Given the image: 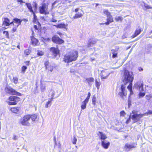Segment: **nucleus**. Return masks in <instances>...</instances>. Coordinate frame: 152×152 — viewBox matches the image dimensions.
I'll list each match as a JSON object with an SVG mask.
<instances>
[{"label":"nucleus","mask_w":152,"mask_h":152,"mask_svg":"<svg viewBox=\"0 0 152 152\" xmlns=\"http://www.w3.org/2000/svg\"><path fill=\"white\" fill-rule=\"evenodd\" d=\"M91 93L90 92H88V95L87 96H89V97H90V96H91Z\"/></svg>","instance_id":"obj_57"},{"label":"nucleus","mask_w":152,"mask_h":152,"mask_svg":"<svg viewBox=\"0 0 152 152\" xmlns=\"http://www.w3.org/2000/svg\"><path fill=\"white\" fill-rule=\"evenodd\" d=\"M24 63L27 66H28L30 64V61H24Z\"/></svg>","instance_id":"obj_48"},{"label":"nucleus","mask_w":152,"mask_h":152,"mask_svg":"<svg viewBox=\"0 0 152 152\" xmlns=\"http://www.w3.org/2000/svg\"><path fill=\"white\" fill-rule=\"evenodd\" d=\"M54 94H52V97L50 99V100L48 101V102H46L45 104V107L46 108H48L49 107H50L51 105V102L54 99V98L53 97V96L54 95Z\"/></svg>","instance_id":"obj_28"},{"label":"nucleus","mask_w":152,"mask_h":152,"mask_svg":"<svg viewBox=\"0 0 152 152\" xmlns=\"http://www.w3.org/2000/svg\"><path fill=\"white\" fill-rule=\"evenodd\" d=\"M17 48H18L19 49H20V46L18 45L17 46Z\"/></svg>","instance_id":"obj_58"},{"label":"nucleus","mask_w":152,"mask_h":152,"mask_svg":"<svg viewBox=\"0 0 152 152\" xmlns=\"http://www.w3.org/2000/svg\"><path fill=\"white\" fill-rule=\"evenodd\" d=\"M128 104H129V102L128 103Z\"/></svg>","instance_id":"obj_62"},{"label":"nucleus","mask_w":152,"mask_h":152,"mask_svg":"<svg viewBox=\"0 0 152 152\" xmlns=\"http://www.w3.org/2000/svg\"><path fill=\"white\" fill-rule=\"evenodd\" d=\"M52 41L54 43L58 45H61L64 43V41L63 39L60 38L56 35H54L52 38Z\"/></svg>","instance_id":"obj_12"},{"label":"nucleus","mask_w":152,"mask_h":152,"mask_svg":"<svg viewBox=\"0 0 152 152\" xmlns=\"http://www.w3.org/2000/svg\"><path fill=\"white\" fill-rule=\"evenodd\" d=\"M103 13L107 16V17H108L109 16L112 15L110 12H109L108 10H104Z\"/></svg>","instance_id":"obj_32"},{"label":"nucleus","mask_w":152,"mask_h":152,"mask_svg":"<svg viewBox=\"0 0 152 152\" xmlns=\"http://www.w3.org/2000/svg\"><path fill=\"white\" fill-rule=\"evenodd\" d=\"M34 30L36 32L40 33L41 32L42 27L41 24L38 22L37 25H34L33 26Z\"/></svg>","instance_id":"obj_18"},{"label":"nucleus","mask_w":152,"mask_h":152,"mask_svg":"<svg viewBox=\"0 0 152 152\" xmlns=\"http://www.w3.org/2000/svg\"><path fill=\"white\" fill-rule=\"evenodd\" d=\"M77 141V139L76 137L75 136L74 137L73 140L72 141V143L74 144H75L76 143Z\"/></svg>","instance_id":"obj_45"},{"label":"nucleus","mask_w":152,"mask_h":152,"mask_svg":"<svg viewBox=\"0 0 152 152\" xmlns=\"http://www.w3.org/2000/svg\"><path fill=\"white\" fill-rule=\"evenodd\" d=\"M20 107H12L10 109V110L13 113H17L20 110Z\"/></svg>","instance_id":"obj_26"},{"label":"nucleus","mask_w":152,"mask_h":152,"mask_svg":"<svg viewBox=\"0 0 152 152\" xmlns=\"http://www.w3.org/2000/svg\"><path fill=\"white\" fill-rule=\"evenodd\" d=\"M151 38H152V37H151Z\"/></svg>","instance_id":"obj_64"},{"label":"nucleus","mask_w":152,"mask_h":152,"mask_svg":"<svg viewBox=\"0 0 152 152\" xmlns=\"http://www.w3.org/2000/svg\"><path fill=\"white\" fill-rule=\"evenodd\" d=\"M92 101L93 105L94 106L96 105V97L95 95H93L92 96Z\"/></svg>","instance_id":"obj_33"},{"label":"nucleus","mask_w":152,"mask_h":152,"mask_svg":"<svg viewBox=\"0 0 152 152\" xmlns=\"http://www.w3.org/2000/svg\"><path fill=\"white\" fill-rule=\"evenodd\" d=\"M80 9L78 8H76L75 9L74 12H77Z\"/></svg>","instance_id":"obj_54"},{"label":"nucleus","mask_w":152,"mask_h":152,"mask_svg":"<svg viewBox=\"0 0 152 152\" xmlns=\"http://www.w3.org/2000/svg\"><path fill=\"white\" fill-rule=\"evenodd\" d=\"M107 21L104 23L100 24V25L105 24L106 25H108L110 24V23H112L114 21L112 15L109 16L107 19Z\"/></svg>","instance_id":"obj_23"},{"label":"nucleus","mask_w":152,"mask_h":152,"mask_svg":"<svg viewBox=\"0 0 152 152\" xmlns=\"http://www.w3.org/2000/svg\"><path fill=\"white\" fill-rule=\"evenodd\" d=\"M96 43V41L93 40L92 39L90 38L88 41L86 47L87 48H90L91 47L94 45Z\"/></svg>","instance_id":"obj_21"},{"label":"nucleus","mask_w":152,"mask_h":152,"mask_svg":"<svg viewBox=\"0 0 152 152\" xmlns=\"http://www.w3.org/2000/svg\"><path fill=\"white\" fill-rule=\"evenodd\" d=\"M120 115L121 116H124L126 114V113L124 110L121 111L120 113Z\"/></svg>","instance_id":"obj_46"},{"label":"nucleus","mask_w":152,"mask_h":152,"mask_svg":"<svg viewBox=\"0 0 152 152\" xmlns=\"http://www.w3.org/2000/svg\"><path fill=\"white\" fill-rule=\"evenodd\" d=\"M3 29H4H4H6V28H5V27H3Z\"/></svg>","instance_id":"obj_59"},{"label":"nucleus","mask_w":152,"mask_h":152,"mask_svg":"<svg viewBox=\"0 0 152 152\" xmlns=\"http://www.w3.org/2000/svg\"><path fill=\"white\" fill-rule=\"evenodd\" d=\"M90 97L87 96L86 98L82 102V104L81 107L82 110H84L86 108L87 104L89 101Z\"/></svg>","instance_id":"obj_20"},{"label":"nucleus","mask_w":152,"mask_h":152,"mask_svg":"<svg viewBox=\"0 0 152 152\" xmlns=\"http://www.w3.org/2000/svg\"><path fill=\"white\" fill-rule=\"evenodd\" d=\"M34 11L33 10V8L31 3H26V5L28 9L29 12L33 14V22L34 23H35L37 21V16H36L35 11H36L37 9V4L35 2H34Z\"/></svg>","instance_id":"obj_3"},{"label":"nucleus","mask_w":152,"mask_h":152,"mask_svg":"<svg viewBox=\"0 0 152 152\" xmlns=\"http://www.w3.org/2000/svg\"><path fill=\"white\" fill-rule=\"evenodd\" d=\"M138 70L139 71H142L143 70V69L141 67L138 68Z\"/></svg>","instance_id":"obj_55"},{"label":"nucleus","mask_w":152,"mask_h":152,"mask_svg":"<svg viewBox=\"0 0 152 152\" xmlns=\"http://www.w3.org/2000/svg\"><path fill=\"white\" fill-rule=\"evenodd\" d=\"M23 20L22 19L21 20L16 18L13 19L12 21V24L15 26L12 28V32L14 33L17 31L18 27L21 25Z\"/></svg>","instance_id":"obj_6"},{"label":"nucleus","mask_w":152,"mask_h":152,"mask_svg":"<svg viewBox=\"0 0 152 152\" xmlns=\"http://www.w3.org/2000/svg\"><path fill=\"white\" fill-rule=\"evenodd\" d=\"M6 92L8 94L18 96H21V94L13 89L10 87H6L5 88Z\"/></svg>","instance_id":"obj_10"},{"label":"nucleus","mask_w":152,"mask_h":152,"mask_svg":"<svg viewBox=\"0 0 152 152\" xmlns=\"http://www.w3.org/2000/svg\"><path fill=\"white\" fill-rule=\"evenodd\" d=\"M99 81L98 82L96 80H95V85L97 89H99L100 86Z\"/></svg>","instance_id":"obj_43"},{"label":"nucleus","mask_w":152,"mask_h":152,"mask_svg":"<svg viewBox=\"0 0 152 152\" xmlns=\"http://www.w3.org/2000/svg\"><path fill=\"white\" fill-rule=\"evenodd\" d=\"M30 118L29 114L25 115L20 118V123L23 126H29L30 125V124L29 122Z\"/></svg>","instance_id":"obj_7"},{"label":"nucleus","mask_w":152,"mask_h":152,"mask_svg":"<svg viewBox=\"0 0 152 152\" xmlns=\"http://www.w3.org/2000/svg\"><path fill=\"white\" fill-rule=\"evenodd\" d=\"M27 68L26 66L25 65L23 66L21 68V72L23 73H24L26 71Z\"/></svg>","instance_id":"obj_39"},{"label":"nucleus","mask_w":152,"mask_h":152,"mask_svg":"<svg viewBox=\"0 0 152 152\" xmlns=\"http://www.w3.org/2000/svg\"><path fill=\"white\" fill-rule=\"evenodd\" d=\"M57 34H58L59 36H61L63 35L62 34L60 31H57Z\"/></svg>","instance_id":"obj_53"},{"label":"nucleus","mask_w":152,"mask_h":152,"mask_svg":"<svg viewBox=\"0 0 152 152\" xmlns=\"http://www.w3.org/2000/svg\"><path fill=\"white\" fill-rule=\"evenodd\" d=\"M110 74V72L107 69H104L102 70L101 73V77L102 79L107 78Z\"/></svg>","instance_id":"obj_16"},{"label":"nucleus","mask_w":152,"mask_h":152,"mask_svg":"<svg viewBox=\"0 0 152 152\" xmlns=\"http://www.w3.org/2000/svg\"><path fill=\"white\" fill-rule=\"evenodd\" d=\"M137 112L134 110H133L132 111V113L133 114L131 116V118L133 121V123H136L140 121L141 118L143 116L142 114H137L135 113Z\"/></svg>","instance_id":"obj_9"},{"label":"nucleus","mask_w":152,"mask_h":152,"mask_svg":"<svg viewBox=\"0 0 152 152\" xmlns=\"http://www.w3.org/2000/svg\"><path fill=\"white\" fill-rule=\"evenodd\" d=\"M86 80L88 84H89V85H90L91 83L94 82V79L93 77L87 78L86 79Z\"/></svg>","instance_id":"obj_29"},{"label":"nucleus","mask_w":152,"mask_h":152,"mask_svg":"<svg viewBox=\"0 0 152 152\" xmlns=\"http://www.w3.org/2000/svg\"><path fill=\"white\" fill-rule=\"evenodd\" d=\"M40 89L42 92H43L46 89V86L43 84L41 83L40 85Z\"/></svg>","instance_id":"obj_35"},{"label":"nucleus","mask_w":152,"mask_h":152,"mask_svg":"<svg viewBox=\"0 0 152 152\" xmlns=\"http://www.w3.org/2000/svg\"><path fill=\"white\" fill-rule=\"evenodd\" d=\"M152 98V95L151 94L146 95L145 96L146 99L148 101H150Z\"/></svg>","instance_id":"obj_38"},{"label":"nucleus","mask_w":152,"mask_h":152,"mask_svg":"<svg viewBox=\"0 0 152 152\" xmlns=\"http://www.w3.org/2000/svg\"><path fill=\"white\" fill-rule=\"evenodd\" d=\"M53 26L57 28H66L67 26V25L64 23H59L57 25H53Z\"/></svg>","instance_id":"obj_25"},{"label":"nucleus","mask_w":152,"mask_h":152,"mask_svg":"<svg viewBox=\"0 0 152 152\" xmlns=\"http://www.w3.org/2000/svg\"><path fill=\"white\" fill-rule=\"evenodd\" d=\"M112 53H113L112 58H115L117 56L118 53H117V50H115L114 49L111 50Z\"/></svg>","instance_id":"obj_31"},{"label":"nucleus","mask_w":152,"mask_h":152,"mask_svg":"<svg viewBox=\"0 0 152 152\" xmlns=\"http://www.w3.org/2000/svg\"><path fill=\"white\" fill-rule=\"evenodd\" d=\"M98 132L100 134L99 139L102 141L101 145L105 149L108 148L110 143L109 141L104 140L107 137L106 135L104 134H103L102 132L99 131Z\"/></svg>","instance_id":"obj_4"},{"label":"nucleus","mask_w":152,"mask_h":152,"mask_svg":"<svg viewBox=\"0 0 152 152\" xmlns=\"http://www.w3.org/2000/svg\"><path fill=\"white\" fill-rule=\"evenodd\" d=\"M48 6L45 3L43 4L41 6L39 7V11L40 14L46 15L49 14V12L48 10Z\"/></svg>","instance_id":"obj_11"},{"label":"nucleus","mask_w":152,"mask_h":152,"mask_svg":"<svg viewBox=\"0 0 152 152\" xmlns=\"http://www.w3.org/2000/svg\"><path fill=\"white\" fill-rule=\"evenodd\" d=\"M132 85H131V84L130 85H129L127 87V88L130 92L129 96H131L134 94L133 91L132 90Z\"/></svg>","instance_id":"obj_30"},{"label":"nucleus","mask_w":152,"mask_h":152,"mask_svg":"<svg viewBox=\"0 0 152 152\" xmlns=\"http://www.w3.org/2000/svg\"><path fill=\"white\" fill-rule=\"evenodd\" d=\"M137 144L136 142L132 143L131 144L126 143L124 146V148L126 150H130L136 147Z\"/></svg>","instance_id":"obj_17"},{"label":"nucleus","mask_w":152,"mask_h":152,"mask_svg":"<svg viewBox=\"0 0 152 152\" xmlns=\"http://www.w3.org/2000/svg\"><path fill=\"white\" fill-rule=\"evenodd\" d=\"M32 36L30 37L31 40L30 43L31 45L33 46H38L40 43L38 39L34 37V30L31 29Z\"/></svg>","instance_id":"obj_8"},{"label":"nucleus","mask_w":152,"mask_h":152,"mask_svg":"<svg viewBox=\"0 0 152 152\" xmlns=\"http://www.w3.org/2000/svg\"><path fill=\"white\" fill-rule=\"evenodd\" d=\"M18 139V137L16 135H14L13 137V139L14 140H16Z\"/></svg>","instance_id":"obj_49"},{"label":"nucleus","mask_w":152,"mask_h":152,"mask_svg":"<svg viewBox=\"0 0 152 152\" xmlns=\"http://www.w3.org/2000/svg\"><path fill=\"white\" fill-rule=\"evenodd\" d=\"M3 34L5 35L6 37L7 38V39H9L10 36H9V34L8 32V31H4L3 32Z\"/></svg>","instance_id":"obj_37"},{"label":"nucleus","mask_w":152,"mask_h":152,"mask_svg":"<svg viewBox=\"0 0 152 152\" xmlns=\"http://www.w3.org/2000/svg\"><path fill=\"white\" fill-rule=\"evenodd\" d=\"M143 86V83L142 81H138L134 85L135 88L140 91H144Z\"/></svg>","instance_id":"obj_14"},{"label":"nucleus","mask_w":152,"mask_h":152,"mask_svg":"<svg viewBox=\"0 0 152 152\" xmlns=\"http://www.w3.org/2000/svg\"><path fill=\"white\" fill-rule=\"evenodd\" d=\"M31 52V50L29 49H26L24 51V54L25 56H26L29 55Z\"/></svg>","instance_id":"obj_34"},{"label":"nucleus","mask_w":152,"mask_h":152,"mask_svg":"<svg viewBox=\"0 0 152 152\" xmlns=\"http://www.w3.org/2000/svg\"><path fill=\"white\" fill-rule=\"evenodd\" d=\"M115 20L116 21H122L123 20V18L121 16H118L115 18Z\"/></svg>","instance_id":"obj_44"},{"label":"nucleus","mask_w":152,"mask_h":152,"mask_svg":"<svg viewBox=\"0 0 152 152\" xmlns=\"http://www.w3.org/2000/svg\"><path fill=\"white\" fill-rule=\"evenodd\" d=\"M47 40H50V39H49V38H48L47 39Z\"/></svg>","instance_id":"obj_60"},{"label":"nucleus","mask_w":152,"mask_h":152,"mask_svg":"<svg viewBox=\"0 0 152 152\" xmlns=\"http://www.w3.org/2000/svg\"><path fill=\"white\" fill-rule=\"evenodd\" d=\"M61 145L60 143H58V144H56V146H57L58 148H60L61 147Z\"/></svg>","instance_id":"obj_51"},{"label":"nucleus","mask_w":152,"mask_h":152,"mask_svg":"<svg viewBox=\"0 0 152 152\" xmlns=\"http://www.w3.org/2000/svg\"><path fill=\"white\" fill-rule=\"evenodd\" d=\"M44 54V53L42 51L40 50H37V55L38 56H41L43 55Z\"/></svg>","instance_id":"obj_41"},{"label":"nucleus","mask_w":152,"mask_h":152,"mask_svg":"<svg viewBox=\"0 0 152 152\" xmlns=\"http://www.w3.org/2000/svg\"><path fill=\"white\" fill-rule=\"evenodd\" d=\"M29 117L30 118V119H31L33 122L35 121L37 118V115L36 114H29Z\"/></svg>","instance_id":"obj_27"},{"label":"nucleus","mask_w":152,"mask_h":152,"mask_svg":"<svg viewBox=\"0 0 152 152\" xmlns=\"http://www.w3.org/2000/svg\"><path fill=\"white\" fill-rule=\"evenodd\" d=\"M44 18V17H42V18Z\"/></svg>","instance_id":"obj_63"},{"label":"nucleus","mask_w":152,"mask_h":152,"mask_svg":"<svg viewBox=\"0 0 152 152\" xmlns=\"http://www.w3.org/2000/svg\"><path fill=\"white\" fill-rule=\"evenodd\" d=\"M143 31V29L140 27H138V28L136 29L135 30L134 33L132 36L131 37L132 38H134L138 35H139L141 32Z\"/></svg>","instance_id":"obj_19"},{"label":"nucleus","mask_w":152,"mask_h":152,"mask_svg":"<svg viewBox=\"0 0 152 152\" xmlns=\"http://www.w3.org/2000/svg\"><path fill=\"white\" fill-rule=\"evenodd\" d=\"M145 7L146 10L152 9V7L147 5H144Z\"/></svg>","instance_id":"obj_47"},{"label":"nucleus","mask_w":152,"mask_h":152,"mask_svg":"<svg viewBox=\"0 0 152 152\" xmlns=\"http://www.w3.org/2000/svg\"><path fill=\"white\" fill-rule=\"evenodd\" d=\"M143 116H147L149 115L152 114V110H148V111L142 114Z\"/></svg>","instance_id":"obj_36"},{"label":"nucleus","mask_w":152,"mask_h":152,"mask_svg":"<svg viewBox=\"0 0 152 152\" xmlns=\"http://www.w3.org/2000/svg\"><path fill=\"white\" fill-rule=\"evenodd\" d=\"M17 0V2H20L21 4L22 3H25V2L23 1L22 0Z\"/></svg>","instance_id":"obj_50"},{"label":"nucleus","mask_w":152,"mask_h":152,"mask_svg":"<svg viewBox=\"0 0 152 152\" xmlns=\"http://www.w3.org/2000/svg\"><path fill=\"white\" fill-rule=\"evenodd\" d=\"M81 12H79L77 13H76L73 16V18L74 19H78L81 18L83 17L84 14V12L82 10H80Z\"/></svg>","instance_id":"obj_24"},{"label":"nucleus","mask_w":152,"mask_h":152,"mask_svg":"<svg viewBox=\"0 0 152 152\" xmlns=\"http://www.w3.org/2000/svg\"><path fill=\"white\" fill-rule=\"evenodd\" d=\"M123 76L124 78L122 81L124 83L121 85L120 91L118 93V95L123 99L126 97L127 95V91L126 89V85L129 83V85L131 84L132 85V82L134 79L132 72H130L126 69L124 71Z\"/></svg>","instance_id":"obj_1"},{"label":"nucleus","mask_w":152,"mask_h":152,"mask_svg":"<svg viewBox=\"0 0 152 152\" xmlns=\"http://www.w3.org/2000/svg\"><path fill=\"white\" fill-rule=\"evenodd\" d=\"M44 65L45 69L48 72H52L55 68L53 66L50 64L49 61H45L44 63Z\"/></svg>","instance_id":"obj_13"},{"label":"nucleus","mask_w":152,"mask_h":152,"mask_svg":"<svg viewBox=\"0 0 152 152\" xmlns=\"http://www.w3.org/2000/svg\"><path fill=\"white\" fill-rule=\"evenodd\" d=\"M18 78L17 77H14L13 78V82L15 84L18 83Z\"/></svg>","instance_id":"obj_42"},{"label":"nucleus","mask_w":152,"mask_h":152,"mask_svg":"<svg viewBox=\"0 0 152 152\" xmlns=\"http://www.w3.org/2000/svg\"><path fill=\"white\" fill-rule=\"evenodd\" d=\"M130 117H129L128 118V119H127V120H126V124H127L128 123H129L130 121Z\"/></svg>","instance_id":"obj_52"},{"label":"nucleus","mask_w":152,"mask_h":152,"mask_svg":"<svg viewBox=\"0 0 152 152\" xmlns=\"http://www.w3.org/2000/svg\"><path fill=\"white\" fill-rule=\"evenodd\" d=\"M12 22H10V19L7 18H4L2 22V25L8 26L12 24Z\"/></svg>","instance_id":"obj_22"},{"label":"nucleus","mask_w":152,"mask_h":152,"mask_svg":"<svg viewBox=\"0 0 152 152\" xmlns=\"http://www.w3.org/2000/svg\"><path fill=\"white\" fill-rule=\"evenodd\" d=\"M151 33H152V30L151 31Z\"/></svg>","instance_id":"obj_61"},{"label":"nucleus","mask_w":152,"mask_h":152,"mask_svg":"<svg viewBox=\"0 0 152 152\" xmlns=\"http://www.w3.org/2000/svg\"><path fill=\"white\" fill-rule=\"evenodd\" d=\"M78 56V52L76 50L70 51L64 55L63 61L69 63L76 61Z\"/></svg>","instance_id":"obj_2"},{"label":"nucleus","mask_w":152,"mask_h":152,"mask_svg":"<svg viewBox=\"0 0 152 152\" xmlns=\"http://www.w3.org/2000/svg\"><path fill=\"white\" fill-rule=\"evenodd\" d=\"M57 21V20H56L55 19H52L51 20V21L53 22H56Z\"/></svg>","instance_id":"obj_56"},{"label":"nucleus","mask_w":152,"mask_h":152,"mask_svg":"<svg viewBox=\"0 0 152 152\" xmlns=\"http://www.w3.org/2000/svg\"><path fill=\"white\" fill-rule=\"evenodd\" d=\"M50 50L52 55L55 57H56L60 53V50L58 47H51L50 48Z\"/></svg>","instance_id":"obj_15"},{"label":"nucleus","mask_w":152,"mask_h":152,"mask_svg":"<svg viewBox=\"0 0 152 152\" xmlns=\"http://www.w3.org/2000/svg\"><path fill=\"white\" fill-rule=\"evenodd\" d=\"M142 91H140V92L138 94V96L140 97H142L144 96L145 95V92H142Z\"/></svg>","instance_id":"obj_40"},{"label":"nucleus","mask_w":152,"mask_h":152,"mask_svg":"<svg viewBox=\"0 0 152 152\" xmlns=\"http://www.w3.org/2000/svg\"><path fill=\"white\" fill-rule=\"evenodd\" d=\"M9 101L7 102L9 105H16L17 103L20 101V98L15 96H9L8 98Z\"/></svg>","instance_id":"obj_5"}]
</instances>
